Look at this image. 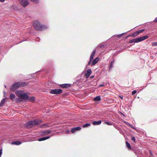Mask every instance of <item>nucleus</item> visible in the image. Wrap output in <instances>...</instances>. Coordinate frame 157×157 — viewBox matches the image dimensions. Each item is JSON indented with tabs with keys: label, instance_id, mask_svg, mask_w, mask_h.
Returning <instances> with one entry per match:
<instances>
[{
	"label": "nucleus",
	"instance_id": "f257e3e1",
	"mask_svg": "<svg viewBox=\"0 0 157 157\" xmlns=\"http://www.w3.org/2000/svg\"><path fill=\"white\" fill-rule=\"evenodd\" d=\"M33 25L35 29L36 30L42 31L47 29V26L41 25L38 20L34 21Z\"/></svg>",
	"mask_w": 157,
	"mask_h": 157
},
{
	"label": "nucleus",
	"instance_id": "f03ea898",
	"mask_svg": "<svg viewBox=\"0 0 157 157\" xmlns=\"http://www.w3.org/2000/svg\"><path fill=\"white\" fill-rule=\"evenodd\" d=\"M42 122V121L41 120H35L34 121H31L26 123V126L28 128H32L40 124Z\"/></svg>",
	"mask_w": 157,
	"mask_h": 157
},
{
	"label": "nucleus",
	"instance_id": "7ed1b4c3",
	"mask_svg": "<svg viewBox=\"0 0 157 157\" xmlns=\"http://www.w3.org/2000/svg\"><path fill=\"white\" fill-rule=\"evenodd\" d=\"M148 36H143L139 38L134 39L130 40L129 41L130 43H137L139 42L143 41L148 38Z\"/></svg>",
	"mask_w": 157,
	"mask_h": 157
},
{
	"label": "nucleus",
	"instance_id": "20e7f679",
	"mask_svg": "<svg viewBox=\"0 0 157 157\" xmlns=\"http://www.w3.org/2000/svg\"><path fill=\"white\" fill-rule=\"evenodd\" d=\"M63 91L60 89H56L51 90L50 92V93L52 94H59L62 93Z\"/></svg>",
	"mask_w": 157,
	"mask_h": 157
},
{
	"label": "nucleus",
	"instance_id": "39448f33",
	"mask_svg": "<svg viewBox=\"0 0 157 157\" xmlns=\"http://www.w3.org/2000/svg\"><path fill=\"white\" fill-rule=\"evenodd\" d=\"M19 82H18L13 84L11 87L10 90L12 91H14L20 87Z\"/></svg>",
	"mask_w": 157,
	"mask_h": 157
},
{
	"label": "nucleus",
	"instance_id": "423d86ee",
	"mask_svg": "<svg viewBox=\"0 0 157 157\" xmlns=\"http://www.w3.org/2000/svg\"><path fill=\"white\" fill-rule=\"evenodd\" d=\"M21 5L24 7H25L28 6L29 4V2L28 0H18Z\"/></svg>",
	"mask_w": 157,
	"mask_h": 157
},
{
	"label": "nucleus",
	"instance_id": "0eeeda50",
	"mask_svg": "<svg viewBox=\"0 0 157 157\" xmlns=\"http://www.w3.org/2000/svg\"><path fill=\"white\" fill-rule=\"evenodd\" d=\"M20 98L21 99L26 100L28 98L29 96L26 93L24 92L21 95Z\"/></svg>",
	"mask_w": 157,
	"mask_h": 157
},
{
	"label": "nucleus",
	"instance_id": "6e6552de",
	"mask_svg": "<svg viewBox=\"0 0 157 157\" xmlns=\"http://www.w3.org/2000/svg\"><path fill=\"white\" fill-rule=\"evenodd\" d=\"M24 92L22 90H18L16 91L15 94L19 98L21 96V95Z\"/></svg>",
	"mask_w": 157,
	"mask_h": 157
},
{
	"label": "nucleus",
	"instance_id": "1a4fd4ad",
	"mask_svg": "<svg viewBox=\"0 0 157 157\" xmlns=\"http://www.w3.org/2000/svg\"><path fill=\"white\" fill-rule=\"evenodd\" d=\"M81 129V128L79 127L72 128L71 130V132L72 133H75L76 131L80 130Z\"/></svg>",
	"mask_w": 157,
	"mask_h": 157
},
{
	"label": "nucleus",
	"instance_id": "9d476101",
	"mask_svg": "<svg viewBox=\"0 0 157 157\" xmlns=\"http://www.w3.org/2000/svg\"><path fill=\"white\" fill-rule=\"evenodd\" d=\"M71 86V85L70 84H64L60 85V87L63 88H68Z\"/></svg>",
	"mask_w": 157,
	"mask_h": 157
},
{
	"label": "nucleus",
	"instance_id": "9b49d317",
	"mask_svg": "<svg viewBox=\"0 0 157 157\" xmlns=\"http://www.w3.org/2000/svg\"><path fill=\"white\" fill-rule=\"evenodd\" d=\"M50 137V136H46V137H43L42 138H39L38 140L39 141H42L45 140H46L48 139H49Z\"/></svg>",
	"mask_w": 157,
	"mask_h": 157
},
{
	"label": "nucleus",
	"instance_id": "f8f14e48",
	"mask_svg": "<svg viewBox=\"0 0 157 157\" xmlns=\"http://www.w3.org/2000/svg\"><path fill=\"white\" fill-rule=\"evenodd\" d=\"M19 82L20 87H24L27 85V83L25 82Z\"/></svg>",
	"mask_w": 157,
	"mask_h": 157
},
{
	"label": "nucleus",
	"instance_id": "ddd939ff",
	"mask_svg": "<svg viewBox=\"0 0 157 157\" xmlns=\"http://www.w3.org/2000/svg\"><path fill=\"white\" fill-rule=\"evenodd\" d=\"M101 122V120L98 121H94L92 122V124L94 125H98L100 124Z\"/></svg>",
	"mask_w": 157,
	"mask_h": 157
},
{
	"label": "nucleus",
	"instance_id": "4468645a",
	"mask_svg": "<svg viewBox=\"0 0 157 157\" xmlns=\"http://www.w3.org/2000/svg\"><path fill=\"white\" fill-rule=\"evenodd\" d=\"M138 33L136 31V32L133 33L132 34L129 35L127 36V37H128V36H132L133 37H135L136 36H138Z\"/></svg>",
	"mask_w": 157,
	"mask_h": 157
},
{
	"label": "nucleus",
	"instance_id": "2eb2a0df",
	"mask_svg": "<svg viewBox=\"0 0 157 157\" xmlns=\"http://www.w3.org/2000/svg\"><path fill=\"white\" fill-rule=\"evenodd\" d=\"M21 143L20 141H14L11 143V144L19 145L21 144Z\"/></svg>",
	"mask_w": 157,
	"mask_h": 157
},
{
	"label": "nucleus",
	"instance_id": "dca6fc26",
	"mask_svg": "<svg viewBox=\"0 0 157 157\" xmlns=\"http://www.w3.org/2000/svg\"><path fill=\"white\" fill-rule=\"evenodd\" d=\"M92 73L90 69H88L86 74V76L87 78H88Z\"/></svg>",
	"mask_w": 157,
	"mask_h": 157
},
{
	"label": "nucleus",
	"instance_id": "f3484780",
	"mask_svg": "<svg viewBox=\"0 0 157 157\" xmlns=\"http://www.w3.org/2000/svg\"><path fill=\"white\" fill-rule=\"evenodd\" d=\"M99 60V58L98 57L95 58L93 61L92 63V65H94L96 64L98 62Z\"/></svg>",
	"mask_w": 157,
	"mask_h": 157
},
{
	"label": "nucleus",
	"instance_id": "a211bd4d",
	"mask_svg": "<svg viewBox=\"0 0 157 157\" xmlns=\"http://www.w3.org/2000/svg\"><path fill=\"white\" fill-rule=\"evenodd\" d=\"M49 124L48 123H46L45 124H42L40 126V127L41 128H43L45 127H48V125Z\"/></svg>",
	"mask_w": 157,
	"mask_h": 157
},
{
	"label": "nucleus",
	"instance_id": "6ab92c4d",
	"mask_svg": "<svg viewBox=\"0 0 157 157\" xmlns=\"http://www.w3.org/2000/svg\"><path fill=\"white\" fill-rule=\"evenodd\" d=\"M96 53V51L95 50H94L92 53L91 55V56H90V59H94V55Z\"/></svg>",
	"mask_w": 157,
	"mask_h": 157
},
{
	"label": "nucleus",
	"instance_id": "aec40b11",
	"mask_svg": "<svg viewBox=\"0 0 157 157\" xmlns=\"http://www.w3.org/2000/svg\"><path fill=\"white\" fill-rule=\"evenodd\" d=\"M15 94L13 93H12L10 95V98L11 100H13L15 98Z\"/></svg>",
	"mask_w": 157,
	"mask_h": 157
},
{
	"label": "nucleus",
	"instance_id": "412c9836",
	"mask_svg": "<svg viewBox=\"0 0 157 157\" xmlns=\"http://www.w3.org/2000/svg\"><path fill=\"white\" fill-rule=\"evenodd\" d=\"M52 133V131L49 130H47L44 131L43 133L45 135H47Z\"/></svg>",
	"mask_w": 157,
	"mask_h": 157
},
{
	"label": "nucleus",
	"instance_id": "4be33fe9",
	"mask_svg": "<svg viewBox=\"0 0 157 157\" xmlns=\"http://www.w3.org/2000/svg\"><path fill=\"white\" fill-rule=\"evenodd\" d=\"M94 99L95 101H100L101 100V99L100 97L98 96L94 98Z\"/></svg>",
	"mask_w": 157,
	"mask_h": 157
},
{
	"label": "nucleus",
	"instance_id": "5701e85b",
	"mask_svg": "<svg viewBox=\"0 0 157 157\" xmlns=\"http://www.w3.org/2000/svg\"><path fill=\"white\" fill-rule=\"evenodd\" d=\"M6 100V99L5 98H4L2 100L0 103V106H2L5 103Z\"/></svg>",
	"mask_w": 157,
	"mask_h": 157
},
{
	"label": "nucleus",
	"instance_id": "b1692460",
	"mask_svg": "<svg viewBox=\"0 0 157 157\" xmlns=\"http://www.w3.org/2000/svg\"><path fill=\"white\" fill-rule=\"evenodd\" d=\"M126 144L128 149H129V150L132 149V148L130 146L129 143L128 141L126 142Z\"/></svg>",
	"mask_w": 157,
	"mask_h": 157
},
{
	"label": "nucleus",
	"instance_id": "393cba45",
	"mask_svg": "<svg viewBox=\"0 0 157 157\" xmlns=\"http://www.w3.org/2000/svg\"><path fill=\"white\" fill-rule=\"evenodd\" d=\"M114 62H115V61H114V60H113L111 62L110 64L109 67V70H110L111 69L112 67H113V64L114 63Z\"/></svg>",
	"mask_w": 157,
	"mask_h": 157
},
{
	"label": "nucleus",
	"instance_id": "a878e982",
	"mask_svg": "<svg viewBox=\"0 0 157 157\" xmlns=\"http://www.w3.org/2000/svg\"><path fill=\"white\" fill-rule=\"evenodd\" d=\"M35 98L34 97H31L29 99V101H33L35 100Z\"/></svg>",
	"mask_w": 157,
	"mask_h": 157
},
{
	"label": "nucleus",
	"instance_id": "bb28decb",
	"mask_svg": "<svg viewBox=\"0 0 157 157\" xmlns=\"http://www.w3.org/2000/svg\"><path fill=\"white\" fill-rule=\"evenodd\" d=\"M90 124L87 123L83 125L82 127L83 128H85L90 126Z\"/></svg>",
	"mask_w": 157,
	"mask_h": 157
},
{
	"label": "nucleus",
	"instance_id": "cd10ccee",
	"mask_svg": "<svg viewBox=\"0 0 157 157\" xmlns=\"http://www.w3.org/2000/svg\"><path fill=\"white\" fill-rule=\"evenodd\" d=\"M144 29H143L141 30H139V31H137L138 33V34L141 33H142L144 31Z\"/></svg>",
	"mask_w": 157,
	"mask_h": 157
},
{
	"label": "nucleus",
	"instance_id": "c85d7f7f",
	"mask_svg": "<svg viewBox=\"0 0 157 157\" xmlns=\"http://www.w3.org/2000/svg\"><path fill=\"white\" fill-rule=\"evenodd\" d=\"M32 2H34L35 3H37L39 2V0H30Z\"/></svg>",
	"mask_w": 157,
	"mask_h": 157
},
{
	"label": "nucleus",
	"instance_id": "c756f323",
	"mask_svg": "<svg viewBox=\"0 0 157 157\" xmlns=\"http://www.w3.org/2000/svg\"><path fill=\"white\" fill-rule=\"evenodd\" d=\"M152 46H157V42H154L152 43Z\"/></svg>",
	"mask_w": 157,
	"mask_h": 157
},
{
	"label": "nucleus",
	"instance_id": "7c9ffc66",
	"mask_svg": "<svg viewBox=\"0 0 157 157\" xmlns=\"http://www.w3.org/2000/svg\"><path fill=\"white\" fill-rule=\"evenodd\" d=\"M105 124H107L108 125H112V124L111 123H109V122H107V121L105 122Z\"/></svg>",
	"mask_w": 157,
	"mask_h": 157
},
{
	"label": "nucleus",
	"instance_id": "2f4dec72",
	"mask_svg": "<svg viewBox=\"0 0 157 157\" xmlns=\"http://www.w3.org/2000/svg\"><path fill=\"white\" fill-rule=\"evenodd\" d=\"M137 92V91L136 90H134L133 91L132 93V95H133L135 94Z\"/></svg>",
	"mask_w": 157,
	"mask_h": 157
},
{
	"label": "nucleus",
	"instance_id": "473e14b6",
	"mask_svg": "<svg viewBox=\"0 0 157 157\" xmlns=\"http://www.w3.org/2000/svg\"><path fill=\"white\" fill-rule=\"evenodd\" d=\"M131 140L133 141H134V142H136V139H135V138L134 137H132V138H131Z\"/></svg>",
	"mask_w": 157,
	"mask_h": 157
},
{
	"label": "nucleus",
	"instance_id": "72a5a7b5",
	"mask_svg": "<svg viewBox=\"0 0 157 157\" xmlns=\"http://www.w3.org/2000/svg\"><path fill=\"white\" fill-rule=\"evenodd\" d=\"M92 60V59H90V61H89V62H88V65H90Z\"/></svg>",
	"mask_w": 157,
	"mask_h": 157
},
{
	"label": "nucleus",
	"instance_id": "f704fd0d",
	"mask_svg": "<svg viewBox=\"0 0 157 157\" xmlns=\"http://www.w3.org/2000/svg\"><path fill=\"white\" fill-rule=\"evenodd\" d=\"M99 47L101 48H104L105 47V45H100Z\"/></svg>",
	"mask_w": 157,
	"mask_h": 157
},
{
	"label": "nucleus",
	"instance_id": "c9c22d12",
	"mask_svg": "<svg viewBox=\"0 0 157 157\" xmlns=\"http://www.w3.org/2000/svg\"><path fill=\"white\" fill-rule=\"evenodd\" d=\"M2 153V149H1L0 150V157H1V155Z\"/></svg>",
	"mask_w": 157,
	"mask_h": 157
},
{
	"label": "nucleus",
	"instance_id": "e433bc0d",
	"mask_svg": "<svg viewBox=\"0 0 157 157\" xmlns=\"http://www.w3.org/2000/svg\"><path fill=\"white\" fill-rule=\"evenodd\" d=\"M123 34H124L123 33L120 34L119 35H118L117 36H118V37L122 36H123Z\"/></svg>",
	"mask_w": 157,
	"mask_h": 157
},
{
	"label": "nucleus",
	"instance_id": "4c0bfd02",
	"mask_svg": "<svg viewBox=\"0 0 157 157\" xmlns=\"http://www.w3.org/2000/svg\"><path fill=\"white\" fill-rule=\"evenodd\" d=\"M153 22H157V17L156 18H155V20L153 21Z\"/></svg>",
	"mask_w": 157,
	"mask_h": 157
},
{
	"label": "nucleus",
	"instance_id": "58836bf2",
	"mask_svg": "<svg viewBox=\"0 0 157 157\" xmlns=\"http://www.w3.org/2000/svg\"><path fill=\"white\" fill-rule=\"evenodd\" d=\"M105 86V85L104 84L100 85L99 86V87H102V86Z\"/></svg>",
	"mask_w": 157,
	"mask_h": 157
},
{
	"label": "nucleus",
	"instance_id": "ea45409f",
	"mask_svg": "<svg viewBox=\"0 0 157 157\" xmlns=\"http://www.w3.org/2000/svg\"><path fill=\"white\" fill-rule=\"evenodd\" d=\"M130 126H131V128H132L134 129H135V128L132 125H131Z\"/></svg>",
	"mask_w": 157,
	"mask_h": 157
},
{
	"label": "nucleus",
	"instance_id": "a19ab883",
	"mask_svg": "<svg viewBox=\"0 0 157 157\" xmlns=\"http://www.w3.org/2000/svg\"><path fill=\"white\" fill-rule=\"evenodd\" d=\"M94 77V75H91L90 76V78H93Z\"/></svg>",
	"mask_w": 157,
	"mask_h": 157
},
{
	"label": "nucleus",
	"instance_id": "79ce46f5",
	"mask_svg": "<svg viewBox=\"0 0 157 157\" xmlns=\"http://www.w3.org/2000/svg\"><path fill=\"white\" fill-rule=\"evenodd\" d=\"M5 0H0V1L1 2H3L5 1Z\"/></svg>",
	"mask_w": 157,
	"mask_h": 157
},
{
	"label": "nucleus",
	"instance_id": "37998d69",
	"mask_svg": "<svg viewBox=\"0 0 157 157\" xmlns=\"http://www.w3.org/2000/svg\"><path fill=\"white\" fill-rule=\"evenodd\" d=\"M120 98L121 99H123V97H120Z\"/></svg>",
	"mask_w": 157,
	"mask_h": 157
},
{
	"label": "nucleus",
	"instance_id": "c03bdc74",
	"mask_svg": "<svg viewBox=\"0 0 157 157\" xmlns=\"http://www.w3.org/2000/svg\"><path fill=\"white\" fill-rule=\"evenodd\" d=\"M5 87L6 88V86H5Z\"/></svg>",
	"mask_w": 157,
	"mask_h": 157
}]
</instances>
